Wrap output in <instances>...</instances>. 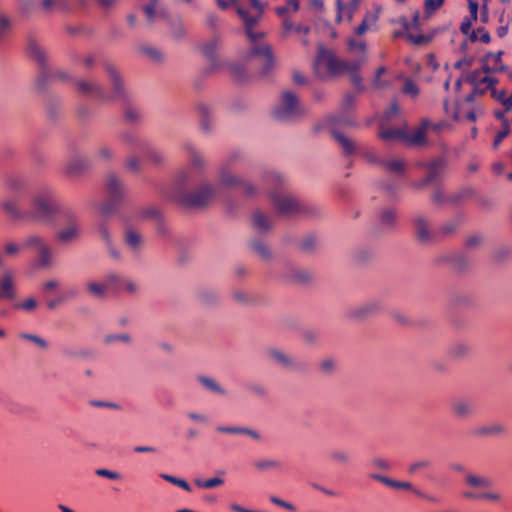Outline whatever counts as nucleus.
I'll return each mask as SVG.
<instances>
[{
    "label": "nucleus",
    "mask_w": 512,
    "mask_h": 512,
    "mask_svg": "<svg viewBox=\"0 0 512 512\" xmlns=\"http://www.w3.org/2000/svg\"><path fill=\"white\" fill-rule=\"evenodd\" d=\"M68 209L58 205L52 193L44 190L34 196L32 209L26 217L38 223L53 225L56 223V219L62 216V211Z\"/></svg>",
    "instance_id": "39448f33"
},
{
    "label": "nucleus",
    "mask_w": 512,
    "mask_h": 512,
    "mask_svg": "<svg viewBox=\"0 0 512 512\" xmlns=\"http://www.w3.org/2000/svg\"><path fill=\"white\" fill-rule=\"evenodd\" d=\"M329 460L336 465H348L351 462V454L341 448H335L330 450L328 454Z\"/></svg>",
    "instance_id": "79ce46f5"
},
{
    "label": "nucleus",
    "mask_w": 512,
    "mask_h": 512,
    "mask_svg": "<svg viewBox=\"0 0 512 512\" xmlns=\"http://www.w3.org/2000/svg\"><path fill=\"white\" fill-rule=\"evenodd\" d=\"M160 477L163 480H165V481H167V482H169V483H171V484H173V485H175L177 487H180V488H182L183 490H185L187 492L191 491V486L184 479L177 478L175 476H172L170 474H165V473L160 474Z\"/></svg>",
    "instance_id": "6e6d98bb"
},
{
    "label": "nucleus",
    "mask_w": 512,
    "mask_h": 512,
    "mask_svg": "<svg viewBox=\"0 0 512 512\" xmlns=\"http://www.w3.org/2000/svg\"><path fill=\"white\" fill-rule=\"evenodd\" d=\"M382 309V304L378 300H372L355 307L351 311L352 317L355 319H365L374 315Z\"/></svg>",
    "instance_id": "5701e85b"
},
{
    "label": "nucleus",
    "mask_w": 512,
    "mask_h": 512,
    "mask_svg": "<svg viewBox=\"0 0 512 512\" xmlns=\"http://www.w3.org/2000/svg\"><path fill=\"white\" fill-rule=\"evenodd\" d=\"M19 338H21L23 340L30 341V342L34 343L35 345H37L41 349H47L48 348L47 341L45 339H43L42 337L36 335V334H31V333L23 332V333L19 334Z\"/></svg>",
    "instance_id": "4d7b16f0"
},
{
    "label": "nucleus",
    "mask_w": 512,
    "mask_h": 512,
    "mask_svg": "<svg viewBox=\"0 0 512 512\" xmlns=\"http://www.w3.org/2000/svg\"><path fill=\"white\" fill-rule=\"evenodd\" d=\"M383 166L388 170L396 174H400L403 172L405 168V163L402 160H390L384 161Z\"/></svg>",
    "instance_id": "e2e57ef3"
},
{
    "label": "nucleus",
    "mask_w": 512,
    "mask_h": 512,
    "mask_svg": "<svg viewBox=\"0 0 512 512\" xmlns=\"http://www.w3.org/2000/svg\"><path fill=\"white\" fill-rule=\"evenodd\" d=\"M118 138L123 144L129 147H135L139 150H141L146 143V141L139 139L132 131H123L118 135Z\"/></svg>",
    "instance_id": "37998d69"
},
{
    "label": "nucleus",
    "mask_w": 512,
    "mask_h": 512,
    "mask_svg": "<svg viewBox=\"0 0 512 512\" xmlns=\"http://www.w3.org/2000/svg\"><path fill=\"white\" fill-rule=\"evenodd\" d=\"M358 9V2H336L335 3V11L336 16L335 20L337 23H341L343 21L350 22L354 12Z\"/></svg>",
    "instance_id": "b1692460"
},
{
    "label": "nucleus",
    "mask_w": 512,
    "mask_h": 512,
    "mask_svg": "<svg viewBox=\"0 0 512 512\" xmlns=\"http://www.w3.org/2000/svg\"><path fill=\"white\" fill-rule=\"evenodd\" d=\"M250 246L253 249V251L257 253L263 260L271 259V250L264 242L260 240H252Z\"/></svg>",
    "instance_id": "3c124183"
},
{
    "label": "nucleus",
    "mask_w": 512,
    "mask_h": 512,
    "mask_svg": "<svg viewBox=\"0 0 512 512\" xmlns=\"http://www.w3.org/2000/svg\"><path fill=\"white\" fill-rule=\"evenodd\" d=\"M332 135L334 139L340 144V146L343 149V153L345 155H351L355 151V145L354 143L349 140L345 135L342 133L333 130Z\"/></svg>",
    "instance_id": "8fccbe9b"
},
{
    "label": "nucleus",
    "mask_w": 512,
    "mask_h": 512,
    "mask_svg": "<svg viewBox=\"0 0 512 512\" xmlns=\"http://www.w3.org/2000/svg\"><path fill=\"white\" fill-rule=\"evenodd\" d=\"M6 186L12 191L20 190L24 187V180L19 176H9L6 179Z\"/></svg>",
    "instance_id": "338daca9"
},
{
    "label": "nucleus",
    "mask_w": 512,
    "mask_h": 512,
    "mask_svg": "<svg viewBox=\"0 0 512 512\" xmlns=\"http://www.w3.org/2000/svg\"><path fill=\"white\" fill-rule=\"evenodd\" d=\"M254 468L258 472H268L272 470H281L283 467V464L281 461H278L276 459L271 458H262L254 461L253 463Z\"/></svg>",
    "instance_id": "4c0bfd02"
},
{
    "label": "nucleus",
    "mask_w": 512,
    "mask_h": 512,
    "mask_svg": "<svg viewBox=\"0 0 512 512\" xmlns=\"http://www.w3.org/2000/svg\"><path fill=\"white\" fill-rule=\"evenodd\" d=\"M267 355L271 360L283 368L292 369L297 366V362L280 349L270 348L267 350Z\"/></svg>",
    "instance_id": "bb28decb"
},
{
    "label": "nucleus",
    "mask_w": 512,
    "mask_h": 512,
    "mask_svg": "<svg viewBox=\"0 0 512 512\" xmlns=\"http://www.w3.org/2000/svg\"><path fill=\"white\" fill-rule=\"evenodd\" d=\"M469 3V16L466 19H471L472 23L480 20L481 23H487L489 20V13L487 2H484L479 11V2H468Z\"/></svg>",
    "instance_id": "7c9ffc66"
},
{
    "label": "nucleus",
    "mask_w": 512,
    "mask_h": 512,
    "mask_svg": "<svg viewBox=\"0 0 512 512\" xmlns=\"http://www.w3.org/2000/svg\"><path fill=\"white\" fill-rule=\"evenodd\" d=\"M75 88L80 95L93 98L101 103H104V99L108 97L104 87L94 80H76Z\"/></svg>",
    "instance_id": "4468645a"
},
{
    "label": "nucleus",
    "mask_w": 512,
    "mask_h": 512,
    "mask_svg": "<svg viewBox=\"0 0 512 512\" xmlns=\"http://www.w3.org/2000/svg\"><path fill=\"white\" fill-rule=\"evenodd\" d=\"M189 173L180 171L166 192V196L184 208H204L218 194V186L205 182L193 191H189Z\"/></svg>",
    "instance_id": "7ed1b4c3"
},
{
    "label": "nucleus",
    "mask_w": 512,
    "mask_h": 512,
    "mask_svg": "<svg viewBox=\"0 0 512 512\" xmlns=\"http://www.w3.org/2000/svg\"><path fill=\"white\" fill-rule=\"evenodd\" d=\"M397 221V211L393 208H384L379 213L378 228L380 230H391Z\"/></svg>",
    "instance_id": "c756f323"
},
{
    "label": "nucleus",
    "mask_w": 512,
    "mask_h": 512,
    "mask_svg": "<svg viewBox=\"0 0 512 512\" xmlns=\"http://www.w3.org/2000/svg\"><path fill=\"white\" fill-rule=\"evenodd\" d=\"M378 136L384 141H392L398 139L404 142V137H406V130L403 128L381 129Z\"/></svg>",
    "instance_id": "a18cd8bd"
},
{
    "label": "nucleus",
    "mask_w": 512,
    "mask_h": 512,
    "mask_svg": "<svg viewBox=\"0 0 512 512\" xmlns=\"http://www.w3.org/2000/svg\"><path fill=\"white\" fill-rule=\"evenodd\" d=\"M2 208L12 219H22L27 216L19 209L17 198L5 199L2 202Z\"/></svg>",
    "instance_id": "ea45409f"
},
{
    "label": "nucleus",
    "mask_w": 512,
    "mask_h": 512,
    "mask_svg": "<svg viewBox=\"0 0 512 512\" xmlns=\"http://www.w3.org/2000/svg\"><path fill=\"white\" fill-rule=\"evenodd\" d=\"M125 244L133 251H139L143 246L142 235L132 228H127L124 234Z\"/></svg>",
    "instance_id": "c9c22d12"
},
{
    "label": "nucleus",
    "mask_w": 512,
    "mask_h": 512,
    "mask_svg": "<svg viewBox=\"0 0 512 512\" xmlns=\"http://www.w3.org/2000/svg\"><path fill=\"white\" fill-rule=\"evenodd\" d=\"M393 488L403 489V490H410V491H412L413 493H415L419 497L432 500V498H429L428 496H426L422 491H420L418 489H415L413 487L412 483H410V482L395 480V484H394Z\"/></svg>",
    "instance_id": "13d9d810"
},
{
    "label": "nucleus",
    "mask_w": 512,
    "mask_h": 512,
    "mask_svg": "<svg viewBox=\"0 0 512 512\" xmlns=\"http://www.w3.org/2000/svg\"><path fill=\"white\" fill-rule=\"evenodd\" d=\"M510 133V125L509 121H504V125H501V130L498 131V133L495 136L493 146L494 148H497L500 143L503 141L504 138H506Z\"/></svg>",
    "instance_id": "69168bd1"
},
{
    "label": "nucleus",
    "mask_w": 512,
    "mask_h": 512,
    "mask_svg": "<svg viewBox=\"0 0 512 512\" xmlns=\"http://www.w3.org/2000/svg\"><path fill=\"white\" fill-rule=\"evenodd\" d=\"M88 160L82 156H72L66 164V172L71 176H76L88 168Z\"/></svg>",
    "instance_id": "2f4dec72"
},
{
    "label": "nucleus",
    "mask_w": 512,
    "mask_h": 512,
    "mask_svg": "<svg viewBox=\"0 0 512 512\" xmlns=\"http://www.w3.org/2000/svg\"><path fill=\"white\" fill-rule=\"evenodd\" d=\"M451 415L458 420H468L475 416L476 406L471 399L458 397L450 402Z\"/></svg>",
    "instance_id": "2eb2a0df"
},
{
    "label": "nucleus",
    "mask_w": 512,
    "mask_h": 512,
    "mask_svg": "<svg viewBox=\"0 0 512 512\" xmlns=\"http://www.w3.org/2000/svg\"><path fill=\"white\" fill-rule=\"evenodd\" d=\"M465 484L472 488H490L493 482L489 477L467 473L465 476Z\"/></svg>",
    "instance_id": "e433bc0d"
},
{
    "label": "nucleus",
    "mask_w": 512,
    "mask_h": 512,
    "mask_svg": "<svg viewBox=\"0 0 512 512\" xmlns=\"http://www.w3.org/2000/svg\"><path fill=\"white\" fill-rule=\"evenodd\" d=\"M221 44V39L219 36L213 37L210 41L206 42L202 46L203 54L211 61H214L216 58V51Z\"/></svg>",
    "instance_id": "09e8293b"
},
{
    "label": "nucleus",
    "mask_w": 512,
    "mask_h": 512,
    "mask_svg": "<svg viewBox=\"0 0 512 512\" xmlns=\"http://www.w3.org/2000/svg\"><path fill=\"white\" fill-rule=\"evenodd\" d=\"M197 110L200 116V128L204 132L210 130V117L212 115V109L208 104L200 103L197 106Z\"/></svg>",
    "instance_id": "c03bdc74"
},
{
    "label": "nucleus",
    "mask_w": 512,
    "mask_h": 512,
    "mask_svg": "<svg viewBox=\"0 0 512 512\" xmlns=\"http://www.w3.org/2000/svg\"><path fill=\"white\" fill-rule=\"evenodd\" d=\"M27 54L39 65V74L35 80V86L39 90H44L46 84L53 80L52 71L48 65L47 50L34 34L27 36Z\"/></svg>",
    "instance_id": "423d86ee"
},
{
    "label": "nucleus",
    "mask_w": 512,
    "mask_h": 512,
    "mask_svg": "<svg viewBox=\"0 0 512 512\" xmlns=\"http://www.w3.org/2000/svg\"><path fill=\"white\" fill-rule=\"evenodd\" d=\"M68 2H20L17 12L25 20L47 18L70 12Z\"/></svg>",
    "instance_id": "0eeeda50"
},
{
    "label": "nucleus",
    "mask_w": 512,
    "mask_h": 512,
    "mask_svg": "<svg viewBox=\"0 0 512 512\" xmlns=\"http://www.w3.org/2000/svg\"><path fill=\"white\" fill-rule=\"evenodd\" d=\"M355 97L352 94H346L343 98L340 113L338 115H331L328 117L329 122L332 125L340 126H355V121L348 115V112L353 107Z\"/></svg>",
    "instance_id": "f3484780"
},
{
    "label": "nucleus",
    "mask_w": 512,
    "mask_h": 512,
    "mask_svg": "<svg viewBox=\"0 0 512 512\" xmlns=\"http://www.w3.org/2000/svg\"><path fill=\"white\" fill-rule=\"evenodd\" d=\"M470 348L465 343H456L451 346L449 353L455 358H461L468 354Z\"/></svg>",
    "instance_id": "bf43d9fd"
},
{
    "label": "nucleus",
    "mask_w": 512,
    "mask_h": 512,
    "mask_svg": "<svg viewBox=\"0 0 512 512\" xmlns=\"http://www.w3.org/2000/svg\"><path fill=\"white\" fill-rule=\"evenodd\" d=\"M299 10V2H286L284 6L276 8V13L283 18V28L285 32L295 30L299 34H307L310 31L309 26L294 25L292 21L286 17L287 14L296 13Z\"/></svg>",
    "instance_id": "dca6fc26"
},
{
    "label": "nucleus",
    "mask_w": 512,
    "mask_h": 512,
    "mask_svg": "<svg viewBox=\"0 0 512 512\" xmlns=\"http://www.w3.org/2000/svg\"><path fill=\"white\" fill-rule=\"evenodd\" d=\"M195 485L199 488L212 489L224 484V480L219 477H213L210 479H195Z\"/></svg>",
    "instance_id": "5fc2aeb1"
},
{
    "label": "nucleus",
    "mask_w": 512,
    "mask_h": 512,
    "mask_svg": "<svg viewBox=\"0 0 512 512\" xmlns=\"http://www.w3.org/2000/svg\"><path fill=\"white\" fill-rule=\"evenodd\" d=\"M96 156L101 161H111L115 157V153L111 147L101 145L96 152Z\"/></svg>",
    "instance_id": "680f3d73"
},
{
    "label": "nucleus",
    "mask_w": 512,
    "mask_h": 512,
    "mask_svg": "<svg viewBox=\"0 0 512 512\" xmlns=\"http://www.w3.org/2000/svg\"><path fill=\"white\" fill-rule=\"evenodd\" d=\"M379 9H376L373 12H368L363 18L360 25L355 28V34L360 36L366 33L368 30L373 29L376 26V23L379 19Z\"/></svg>",
    "instance_id": "72a5a7b5"
},
{
    "label": "nucleus",
    "mask_w": 512,
    "mask_h": 512,
    "mask_svg": "<svg viewBox=\"0 0 512 512\" xmlns=\"http://www.w3.org/2000/svg\"><path fill=\"white\" fill-rule=\"evenodd\" d=\"M183 148L189 154L190 162L195 168H202L205 165V160L202 154L197 150L192 142H185Z\"/></svg>",
    "instance_id": "58836bf2"
},
{
    "label": "nucleus",
    "mask_w": 512,
    "mask_h": 512,
    "mask_svg": "<svg viewBox=\"0 0 512 512\" xmlns=\"http://www.w3.org/2000/svg\"><path fill=\"white\" fill-rule=\"evenodd\" d=\"M252 223L254 229L257 230L259 233H267L273 227L270 218L261 211H256L253 214Z\"/></svg>",
    "instance_id": "f704fd0d"
},
{
    "label": "nucleus",
    "mask_w": 512,
    "mask_h": 512,
    "mask_svg": "<svg viewBox=\"0 0 512 512\" xmlns=\"http://www.w3.org/2000/svg\"><path fill=\"white\" fill-rule=\"evenodd\" d=\"M124 107V117L125 120L129 123H136L140 119V112L139 110L132 105V101L128 104H123Z\"/></svg>",
    "instance_id": "864d4df0"
},
{
    "label": "nucleus",
    "mask_w": 512,
    "mask_h": 512,
    "mask_svg": "<svg viewBox=\"0 0 512 512\" xmlns=\"http://www.w3.org/2000/svg\"><path fill=\"white\" fill-rule=\"evenodd\" d=\"M87 290L90 295L97 298H104L107 291H109V285L107 281V275L105 276L103 283L89 282L87 283Z\"/></svg>",
    "instance_id": "de8ad7c7"
},
{
    "label": "nucleus",
    "mask_w": 512,
    "mask_h": 512,
    "mask_svg": "<svg viewBox=\"0 0 512 512\" xmlns=\"http://www.w3.org/2000/svg\"><path fill=\"white\" fill-rule=\"evenodd\" d=\"M506 433V427L501 423H490L474 428L472 434L479 438L499 437Z\"/></svg>",
    "instance_id": "4be33fe9"
},
{
    "label": "nucleus",
    "mask_w": 512,
    "mask_h": 512,
    "mask_svg": "<svg viewBox=\"0 0 512 512\" xmlns=\"http://www.w3.org/2000/svg\"><path fill=\"white\" fill-rule=\"evenodd\" d=\"M12 27L11 19L5 14L0 12V41L3 40L9 33Z\"/></svg>",
    "instance_id": "052dcab7"
},
{
    "label": "nucleus",
    "mask_w": 512,
    "mask_h": 512,
    "mask_svg": "<svg viewBox=\"0 0 512 512\" xmlns=\"http://www.w3.org/2000/svg\"><path fill=\"white\" fill-rule=\"evenodd\" d=\"M161 3L162 2H148L142 7V11L149 23L167 18V13L165 9L162 8Z\"/></svg>",
    "instance_id": "a878e982"
},
{
    "label": "nucleus",
    "mask_w": 512,
    "mask_h": 512,
    "mask_svg": "<svg viewBox=\"0 0 512 512\" xmlns=\"http://www.w3.org/2000/svg\"><path fill=\"white\" fill-rule=\"evenodd\" d=\"M138 51L154 63H162L165 58L162 51L154 46L140 45Z\"/></svg>",
    "instance_id": "a19ab883"
},
{
    "label": "nucleus",
    "mask_w": 512,
    "mask_h": 512,
    "mask_svg": "<svg viewBox=\"0 0 512 512\" xmlns=\"http://www.w3.org/2000/svg\"><path fill=\"white\" fill-rule=\"evenodd\" d=\"M237 158L238 154L233 153L229 156L228 161L221 166L219 171L220 183L228 188L236 186L240 187L246 196L252 197L257 194L258 189L249 181L233 174L229 169V165Z\"/></svg>",
    "instance_id": "9b49d317"
},
{
    "label": "nucleus",
    "mask_w": 512,
    "mask_h": 512,
    "mask_svg": "<svg viewBox=\"0 0 512 512\" xmlns=\"http://www.w3.org/2000/svg\"><path fill=\"white\" fill-rule=\"evenodd\" d=\"M447 166V162L444 158H437L430 162L428 165V173L427 176L416 186L422 187L428 184H436L438 183L442 175L444 174L445 168Z\"/></svg>",
    "instance_id": "aec40b11"
},
{
    "label": "nucleus",
    "mask_w": 512,
    "mask_h": 512,
    "mask_svg": "<svg viewBox=\"0 0 512 512\" xmlns=\"http://www.w3.org/2000/svg\"><path fill=\"white\" fill-rule=\"evenodd\" d=\"M46 244H47V242L45 241V239L42 236L37 235V234H31V235L27 236L23 241L24 248H33L37 252H38V249H40V247H42Z\"/></svg>",
    "instance_id": "603ef678"
},
{
    "label": "nucleus",
    "mask_w": 512,
    "mask_h": 512,
    "mask_svg": "<svg viewBox=\"0 0 512 512\" xmlns=\"http://www.w3.org/2000/svg\"><path fill=\"white\" fill-rule=\"evenodd\" d=\"M318 243V240L315 236H307L301 241V249L305 252H311L314 250Z\"/></svg>",
    "instance_id": "774afa93"
},
{
    "label": "nucleus",
    "mask_w": 512,
    "mask_h": 512,
    "mask_svg": "<svg viewBox=\"0 0 512 512\" xmlns=\"http://www.w3.org/2000/svg\"><path fill=\"white\" fill-rule=\"evenodd\" d=\"M196 380L206 391L212 394L218 396L227 395V390L212 377L206 375H197Z\"/></svg>",
    "instance_id": "c85d7f7f"
},
{
    "label": "nucleus",
    "mask_w": 512,
    "mask_h": 512,
    "mask_svg": "<svg viewBox=\"0 0 512 512\" xmlns=\"http://www.w3.org/2000/svg\"><path fill=\"white\" fill-rule=\"evenodd\" d=\"M414 232L417 240L422 244L432 241L434 232L431 229L430 220L422 215L417 214L413 219Z\"/></svg>",
    "instance_id": "6ab92c4d"
},
{
    "label": "nucleus",
    "mask_w": 512,
    "mask_h": 512,
    "mask_svg": "<svg viewBox=\"0 0 512 512\" xmlns=\"http://www.w3.org/2000/svg\"><path fill=\"white\" fill-rule=\"evenodd\" d=\"M106 200L100 205L101 215L107 217L117 211L127 195L123 181L114 173H108L105 178Z\"/></svg>",
    "instance_id": "6e6552de"
},
{
    "label": "nucleus",
    "mask_w": 512,
    "mask_h": 512,
    "mask_svg": "<svg viewBox=\"0 0 512 512\" xmlns=\"http://www.w3.org/2000/svg\"><path fill=\"white\" fill-rule=\"evenodd\" d=\"M14 297L13 276L11 272H6L0 278V299H13Z\"/></svg>",
    "instance_id": "473e14b6"
},
{
    "label": "nucleus",
    "mask_w": 512,
    "mask_h": 512,
    "mask_svg": "<svg viewBox=\"0 0 512 512\" xmlns=\"http://www.w3.org/2000/svg\"><path fill=\"white\" fill-rule=\"evenodd\" d=\"M215 430L218 433L229 434V435H246L251 437L253 440L259 441L261 436L258 431L247 428V427H239V426H228V425H218Z\"/></svg>",
    "instance_id": "393cba45"
},
{
    "label": "nucleus",
    "mask_w": 512,
    "mask_h": 512,
    "mask_svg": "<svg viewBox=\"0 0 512 512\" xmlns=\"http://www.w3.org/2000/svg\"><path fill=\"white\" fill-rule=\"evenodd\" d=\"M109 291L114 294L125 293L135 296L139 292V285L130 277L118 272H109L107 274Z\"/></svg>",
    "instance_id": "f8f14e48"
},
{
    "label": "nucleus",
    "mask_w": 512,
    "mask_h": 512,
    "mask_svg": "<svg viewBox=\"0 0 512 512\" xmlns=\"http://www.w3.org/2000/svg\"><path fill=\"white\" fill-rule=\"evenodd\" d=\"M263 186L269 193L270 200L278 214L291 217L303 215L314 217L319 214L315 206L309 205L293 194L284 191L287 180L275 171H266L263 174Z\"/></svg>",
    "instance_id": "f03ea898"
},
{
    "label": "nucleus",
    "mask_w": 512,
    "mask_h": 512,
    "mask_svg": "<svg viewBox=\"0 0 512 512\" xmlns=\"http://www.w3.org/2000/svg\"><path fill=\"white\" fill-rule=\"evenodd\" d=\"M291 281L305 283L311 279V275L306 270H292L289 275Z\"/></svg>",
    "instance_id": "0e129e2a"
},
{
    "label": "nucleus",
    "mask_w": 512,
    "mask_h": 512,
    "mask_svg": "<svg viewBox=\"0 0 512 512\" xmlns=\"http://www.w3.org/2000/svg\"><path fill=\"white\" fill-rule=\"evenodd\" d=\"M59 219L67 224V226L56 234V239L62 243L76 240L80 235V226L75 212L70 208L63 210L62 216Z\"/></svg>",
    "instance_id": "ddd939ff"
},
{
    "label": "nucleus",
    "mask_w": 512,
    "mask_h": 512,
    "mask_svg": "<svg viewBox=\"0 0 512 512\" xmlns=\"http://www.w3.org/2000/svg\"><path fill=\"white\" fill-rule=\"evenodd\" d=\"M363 62L364 58L353 62L342 60L337 58L333 52L321 48L314 63V70L320 78L349 74L355 87L358 90H363L362 78L357 73Z\"/></svg>",
    "instance_id": "20e7f679"
},
{
    "label": "nucleus",
    "mask_w": 512,
    "mask_h": 512,
    "mask_svg": "<svg viewBox=\"0 0 512 512\" xmlns=\"http://www.w3.org/2000/svg\"><path fill=\"white\" fill-rule=\"evenodd\" d=\"M397 23L401 24L404 31L407 32V39L416 45L425 44L429 41V37L419 34V35H413L409 31L411 29H418L420 27V13L418 11L413 13L412 21H408L406 17H400L397 20Z\"/></svg>",
    "instance_id": "a211bd4d"
},
{
    "label": "nucleus",
    "mask_w": 512,
    "mask_h": 512,
    "mask_svg": "<svg viewBox=\"0 0 512 512\" xmlns=\"http://www.w3.org/2000/svg\"><path fill=\"white\" fill-rule=\"evenodd\" d=\"M305 113L306 110L300 105L298 97L291 91H284L273 111V116L278 121L291 122L301 118Z\"/></svg>",
    "instance_id": "1a4fd4ad"
},
{
    "label": "nucleus",
    "mask_w": 512,
    "mask_h": 512,
    "mask_svg": "<svg viewBox=\"0 0 512 512\" xmlns=\"http://www.w3.org/2000/svg\"><path fill=\"white\" fill-rule=\"evenodd\" d=\"M104 69L111 86L110 92H107L108 97L104 99V103L119 101L123 104H128L133 101V95L126 87L118 69L111 63H105Z\"/></svg>",
    "instance_id": "9d476101"
},
{
    "label": "nucleus",
    "mask_w": 512,
    "mask_h": 512,
    "mask_svg": "<svg viewBox=\"0 0 512 512\" xmlns=\"http://www.w3.org/2000/svg\"><path fill=\"white\" fill-rule=\"evenodd\" d=\"M430 126V121L427 119H423L420 123V126L413 132V134L410 135L406 132V137H404V143L411 146L425 145L426 132Z\"/></svg>",
    "instance_id": "412c9836"
},
{
    "label": "nucleus",
    "mask_w": 512,
    "mask_h": 512,
    "mask_svg": "<svg viewBox=\"0 0 512 512\" xmlns=\"http://www.w3.org/2000/svg\"><path fill=\"white\" fill-rule=\"evenodd\" d=\"M221 10L233 8L239 18L244 22L246 34L252 46L247 59L258 58L261 65V73L267 74L274 66V56L271 47L257 40L263 37V33H255L252 27L258 22L267 2H217Z\"/></svg>",
    "instance_id": "f257e3e1"
},
{
    "label": "nucleus",
    "mask_w": 512,
    "mask_h": 512,
    "mask_svg": "<svg viewBox=\"0 0 512 512\" xmlns=\"http://www.w3.org/2000/svg\"><path fill=\"white\" fill-rule=\"evenodd\" d=\"M140 152L143 154V157L153 165H161L165 162V154L147 141Z\"/></svg>",
    "instance_id": "cd10ccee"
},
{
    "label": "nucleus",
    "mask_w": 512,
    "mask_h": 512,
    "mask_svg": "<svg viewBox=\"0 0 512 512\" xmlns=\"http://www.w3.org/2000/svg\"><path fill=\"white\" fill-rule=\"evenodd\" d=\"M37 260L38 265L41 268H47L51 266L53 260V251L48 243L38 249Z\"/></svg>",
    "instance_id": "49530a36"
}]
</instances>
